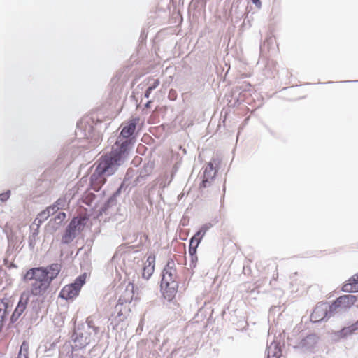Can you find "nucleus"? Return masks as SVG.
Wrapping results in <instances>:
<instances>
[{
  "label": "nucleus",
  "mask_w": 358,
  "mask_h": 358,
  "mask_svg": "<svg viewBox=\"0 0 358 358\" xmlns=\"http://www.w3.org/2000/svg\"><path fill=\"white\" fill-rule=\"evenodd\" d=\"M139 122L138 117H132L122 124L121 131L111 150L100 157L94 172L90 177L91 186L102 177L114 175L128 160L137 140V125Z\"/></svg>",
  "instance_id": "obj_1"
},
{
  "label": "nucleus",
  "mask_w": 358,
  "mask_h": 358,
  "mask_svg": "<svg viewBox=\"0 0 358 358\" xmlns=\"http://www.w3.org/2000/svg\"><path fill=\"white\" fill-rule=\"evenodd\" d=\"M62 264L52 263L46 266L32 267L27 269L22 275V280L24 282L34 280L30 289L23 292L18 300L17 306L13 312L8 323L10 328L27 309L29 298L32 296H42L50 289L52 282L57 278L62 269Z\"/></svg>",
  "instance_id": "obj_2"
},
{
  "label": "nucleus",
  "mask_w": 358,
  "mask_h": 358,
  "mask_svg": "<svg viewBox=\"0 0 358 358\" xmlns=\"http://www.w3.org/2000/svg\"><path fill=\"white\" fill-rule=\"evenodd\" d=\"M95 336L92 331L85 329V323L79 324L74 327L71 336V340L74 344H69L68 348H71L73 351L82 350L89 345Z\"/></svg>",
  "instance_id": "obj_3"
},
{
  "label": "nucleus",
  "mask_w": 358,
  "mask_h": 358,
  "mask_svg": "<svg viewBox=\"0 0 358 358\" xmlns=\"http://www.w3.org/2000/svg\"><path fill=\"white\" fill-rule=\"evenodd\" d=\"M86 273L77 276L72 282L62 288L58 297L66 301H73L79 296L83 286L86 283Z\"/></svg>",
  "instance_id": "obj_4"
},
{
  "label": "nucleus",
  "mask_w": 358,
  "mask_h": 358,
  "mask_svg": "<svg viewBox=\"0 0 358 358\" xmlns=\"http://www.w3.org/2000/svg\"><path fill=\"white\" fill-rule=\"evenodd\" d=\"M220 164L217 159H212L203 169V175L201 177V180L199 184V188H207L211 185L212 182L215 180L218 169L216 168Z\"/></svg>",
  "instance_id": "obj_5"
},
{
  "label": "nucleus",
  "mask_w": 358,
  "mask_h": 358,
  "mask_svg": "<svg viewBox=\"0 0 358 358\" xmlns=\"http://www.w3.org/2000/svg\"><path fill=\"white\" fill-rule=\"evenodd\" d=\"M356 296L348 294L338 297L331 305L329 306L330 315L341 313L351 307L356 301Z\"/></svg>",
  "instance_id": "obj_6"
},
{
  "label": "nucleus",
  "mask_w": 358,
  "mask_h": 358,
  "mask_svg": "<svg viewBox=\"0 0 358 358\" xmlns=\"http://www.w3.org/2000/svg\"><path fill=\"white\" fill-rule=\"evenodd\" d=\"M76 136L80 138L94 140L98 142L99 134L96 132L93 125L88 122H77Z\"/></svg>",
  "instance_id": "obj_7"
},
{
  "label": "nucleus",
  "mask_w": 358,
  "mask_h": 358,
  "mask_svg": "<svg viewBox=\"0 0 358 358\" xmlns=\"http://www.w3.org/2000/svg\"><path fill=\"white\" fill-rule=\"evenodd\" d=\"M278 45L273 36H267L264 42L259 45V55L266 59L277 52Z\"/></svg>",
  "instance_id": "obj_8"
},
{
  "label": "nucleus",
  "mask_w": 358,
  "mask_h": 358,
  "mask_svg": "<svg viewBox=\"0 0 358 358\" xmlns=\"http://www.w3.org/2000/svg\"><path fill=\"white\" fill-rule=\"evenodd\" d=\"M178 289V282H160V292L164 299L170 303H174Z\"/></svg>",
  "instance_id": "obj_9"
},
{
  "label": "nucleus",
  "mask_w": 358,
  "mask_h": 358,
  "mask_svg": "<svg viewBox=\"0 0 358 358\" xmlns=\"http://www.w3.org/2000/svg\"><path fill=\"white\" fill-rule=\"evenodd\" d=\"M329 306L327 303L317 304L310 315V321L315 323L334 316L330 315Z\"/></svg>",
  "instance_id": "obj_10"
},
{
  "label": "nucleus",
  "mask_w": 358,
  "mask_h": 358,
  "mask_svg": "<svg viewBox=\"0 0 358 358\" xmlns=\"http://www.w3.org/2000/svg\"><path fill=\"white\" fill-rule=\"evenodd\" d=\"M36 299H33L30 303V320L31 323H35L39 317L41 313L42 307L45 298V294L42 296H37Z\"/></svg>",
  "instance_id": "obj_11"
},
{
  "label": "nucleus",
  "mask_w": 358,
  "mask_h": 358,
  "mask_svg": "<svg viewBox=\"0 0 358 358\" xmlns=\"http://www.w3.org/2000/svg\"><path fill=\"white\" fill-rule=\"evenodd\" d=\"M358 331V320L350 326L345 327L340 331H332L330 334L331 340L337 341L341 338H346Z\"/></svg>",
  "instance_id": "obj_12"
},
{
  "label": "nucleus",
  "mask_w": 358,
  "mask_h": 358,
  "mask_svg": "<svg viewBox=\"0 0 358 358\" xmlns=\"http://www.w3.org/2000/svg\"><path fill=\"white\" fill-rule=\"evenodd\" d=\"M283 347L285 343L281 345L280 341L274 339L266 349V358H282Z\"/></svg>",
  "instance_id": "obj_13"
},
{
  "label": "nucleus",
  "mask_w": 358,
  "mask_h": 358,
  "mask_svg": "<svg viewBox=\"0 0 358 358\" xmlns=\"http://www.w3.org/2000/svg\"><path fill=\"white\" fill-rule=\"evenodd\" d=\"M318 341V337L316 334H310L305 338L302 339L298 345H295V349H301L302 350H310L313 349Z\"/></svg>",
  "instance_id": "obj_14"
},
{
  "label": "nucleus",
  "mask_w": 358,
  "mask_h": 358,
  "mask_svg": "<svg viewBox=\"0 0 358 358\" xmlns=\"http://www.w3.org/2000/svg\"><path fill=\"white\" fill-rule=\"evenodd\" d=\"M87 218L83 217L81 216H76L73 217L69 224H67L68 227H70L71 229L76 232L78 235L84 229L86 223Z\"/></svg>",
  "instance_id": "obj_15"
},
{
  "label": "nucleus",
  "mask_w": 358,
  "mask_h": 358,
  "mask_svg": "<svg viewBox=\"0 0 358 358\" xmlns=\"http://www.w3.org/2000/svg\"><path fill=\"white\" fill-rule=\"evenodd\" d=\"M252 85L248 82H243L242 83L236 85L232 88L233 96H235L236 94L238 96L236 98L238 101H243L245 93L250 92Z\"/></svg>",
  "instance_id": "obj_16"
},
{
  "label": "nucleus",
  "mask_w": 358,
  "mask_h": 358,
  "mask_svg": "<svg viewBox=\"0 0 358 358\" xmlns=\"http://www.w3.org/2000/svg\"><path fill=\"white\" fill-rule=\"evenodd\" d=\"M117 199L110 195L103 203V205L96 210L94 218H99L103 214H106L108 210L117 205Z\"/></svg>",
  "instance_id": "obj_17"
},
{
  "label": "nucleus",
  "mask_w": 358,
  "mask_h": 358,
  "mask_svg": "<svg viewBox=\"0 0 358 358\" xmlns=\"http://www.w3.org/2000/svg\"><path fill=\"white\" fill-rule=\"evenodd\" d=\"M72 198L73 194L71 192L66 193L64 196L59 197L53 203V206L57 207V209L62 210L65 207H68L69 206Z\"/></svg>",
  "instance_id": "obj_18"
},
{
  "label": "nucleus",
  "mask_w": 358,
  "mask_h": 358,
  "mask_svg": "<svg viewBox=\"0 0 358 358\" xmlns=\"http://www.w3.org/2000/svg\"><path fill=\"white\" fill-rule=\"evenodd\" d=\"M66 217V213L60 211L56 214L53 219L50 220V224L54 231H57L60 228Z\"/></svg>",
  "instance_id": "obj_19"
},
{
  "label": "nucleus",
  "mask_w": 358,
  "mask_h": 358,
  "mask_svg": "<svg viewBox=\"0 0 358 358\" xmlns=\"http://www.w3.org/2000/svg\"><path fill=\"white\" fill-rule=\"evenodd\" d=\"M177 278L176 270H168L163 268L161 273L160 282H178Z\"/></svg>",
  "instance_id": "obj_20"
},
{
  "label": "nucleus",
  "mask_w": 358,
  "mask_h": 358,
  "mask_svg": "<svg viewBox=\"0 0 358 358\" xmlns=\"http://www.w3.org/2000/svg\"><path fill=\"white\" fill-rule=\"evenodd\" d=\"M345 292H358V273L352 276L348 283H345L342 288Z\"/></svg>",
  "instance_id": "obj_21"
},
{
  "label": "nucleus",
  "mask_w": 358,
  "mask_h": 358,
  "mask_svg": "<svg viewBox=\"0 0 358 358\" xmlns=\"http://www.w3.org/2000/svg\"><path fill=\"white\" fill-rule=\"evenodd\" d=\"M78 234L76 232H73L70 227L66 226L62 236L61 243L63 245H69L76 238Z\"/></svg>",
  "instance_id": "obj_22"
},
{
  "label": "nucleus",
  "mask_w": 358,
  "mask_h": 358,
  "mask_svg": "<svg viewBox=\"0 0 358 358\" xmlns=\"http://www.w3.org/2000/svg\"><path fill=\"white\" fill-rule=\"evenodd\" d=\"M96 197L97 196L94 192H92L90 189H87L81 197V201L89 207H92Z\"/></svg>",
  "instance_id": "obj_23"
},
{
  "label": "nucleus",
  "mask_w": 358,
  "mask_h": 358,
  "mask_svg": "<svg viewBox=\"0 0 358 358\" xmlns=\"http://www.w3.org/2000/svg\"><path fill=\"white\" fill-rule=\"evenodd\" d=\"M127 317L122 313V311H119L117 315L113 319H110V324H108V329H111L115 331V329H117L118 325L123 320H126Z\"/></svg>",
  "instance_id": "obj_24"
},
{
  "label": "nucleus",
  "mask_w": 358,
  "mask_h": 358,
  "mask_svg": "<svg viewBox=\"0 0 358 358\" xmlns=\"http://www.w3.org/2000/svg\"><path fill=\"white\" fill-rule=\"evenodd\" d=\"M275 96L280 99L289 101L291 97V87H285L275 93Z\"/></svg>",
  "instance_id": "obj_25"
},
{
  "label": "nucleus",
  "mask_w": 358,
  "mask_h": 358,
  "mask_svg": "<svg viewBox=\"0 0 358 358\" xmlns=\"http://www.w3.org/2000/svg\"><path fill=\"white\" fill-rule=\"evenodd\" d=\"M29 344L26 341H24L20 348L17 357L20 358H29Z\"/></svg>",
  "instance_id": "obj_26"
},
{
  "label": "nucleus",
  "mask_w": 358,
  "mask_h": 358,
  "mask_svg": "<svg viewBox=\"0 0 358 358\" xmlns=\"http://www.w3.org/2000/svg\"><path fill=\"white\" fill-rule=\"evenodd\" d=\"M85 325V329L92 331L94 336H96L99 334V328L94 325L93 320L90 317L87 318Z\"/></svg>",
  "instance_id": "obj_27"
},
{
  "label": "nucleus",
  "mask_w": 358,
  "mask_h": 358,
  "mask_svg": "<svg viewBox=\"0 0 358 358\" xmlns=\"http://www.w3.org/2000/svg\"><path fill=\"white\" fill-rule=\"evenodd\" d=\"M57 341H55L53 342H48L45 344V351L48 353V356L53 355L54 352L57 349Z\"/></svg>",
  "instance_id": "obj_28"
},
{
  "label": "nucleus",
  "mask_w": 358,
  "mask_h": 358,
  "mask_svg": "<svg viewBox=\"0 0 358 358\" xmlns=\"http://www.w3.org/2000/svg\"><path fill=\"white\" fill-rule=\"evenodd\" d=\"M160 82L159 79H155L153 83L149 85L144 92V97L148 99L152 92L155 90L159 85Z\"/></svg>",
  "instance_id": "obj_29"
},
{
  "label": "nucleus",
  "mask_w": 358,
  "mask_h": 358,
  "mask_svg": "<svg viewBox=\"0 0 358 358\" xmlns=\"http://www.w3.org/2000/svg\"><path fill=\"white\" fill-rule=\"evenodd\" d=\"M129 184H126L125 182H121L120 185L116 189L115 192L111 194L113 197L117 199V197L122 193L125 192L128 189Z\"/></svg>",
  "instance_id": "obj_30"
},
{
  "label": "nucleus",
  "mask_w": 358,
  "mask_h": 358,
  "mask_svg": "<svg viewBox=\"0 0 358 358\" xmlns=\"http://www.w3.org/2000/svg\"><path fill=\"white\" fill-rule=\"evenodd\" d=\"M38 234H39V230L38 228H36L35 229H34L32 231L31 234L29 235V238H28L29 239L28 243H29V247L30 250H34L35 245H36V238L38 235Z\"/></svg>",
  "instance_id": "obj_31"
},
{
  "label": "nucleus",
  "mask_w": 358,
  "mask_h": 358,
  "mask_svg": "<svg viewBox=\"0 0 358 358\" xmlns=\"http://www.w3.org/2000/svg\"><path fill=\"white\" fill-rule=\"evenodd\" d=\"M50 216V212L45 208V210L41 211L36 218L34 220V223L36 222V220H39V224H41L44 221H45Z\"/></svg>",
  "instance_id": "obj_32"
},
{
  "label": "nucleus",
  "mask_w": 358,
  "mask_h": 358,
  "mask_svg": "<svg viewBox=\"0 0 358 358\" xmlns=\"http://www.w3.org/2000/svg\"><path fill=\"white\" fill-rule=\"evenodd\" d=\"M154 169V163L153 162H148L144 164L143 166L141 169L140 172L143 173V176H149L152 173Z\"/></svg>",
  "instance_id": "obj_33"
},
{
  "label": "nucleus",
  "mask_w": 358,
  "mask_h": 358,
  "mask_svg": "<svg viewBox=\"0 0 358 358\" xmlns=\"http://www.w3.org/2000/svg\"><path fill=\"white\" fill-rule=\"evenodd\" d=\"M155 271V268L153 266H145L143 269L142 277L144 279L148 280L152 276L153 272Z\"/></svg>",
  "instance_id": "obj_34"
},
{
  "label": "nucleus",
  "mask_w": 358,
  "mask_h": 358,
  "mask_svg": "<svg viewBox=\"0 0 358 358\" xmlns=\"http://www.w3.org/2000/svg\"><path fill=\"white\" fill-rule=\"evenodd\" d=\"M241 17L243 16V14L241 13ZM244 15H245V17H244V20H243V22L242 24V27H248V28H250L252 24H251V20H252V15H249V11H248V7L245 8V11L244 13Z\"/></svg>",
  "instance_id": "obj_35"
},
{
  "label": "nucleus",
  "mask_w": 358,
  "mask_h": 358,
  "mask_svg": "<svg viewBox=\"0 0 358 358\" xmlns=\"http://www.w3.org/2000/svg\"><path fill=\"white\" fill-rule=\"evenodd\" d=\"M134 173H135V171H134V169L129 168L127 170L126 173L124 175V178H123V180L122 181V182H125L126 184H129V182L134 177Z\"/></svg>",
  "instance_id": "obj_36"
},
{
  "label": "nucleus",
  "mask_w": 358,
  "mask_h": 358,
  "mask_svg": "<svg viewBox=\"0 0 358 358\" xmlns=\"http://www.w3.org/2000/svg\"><path fill=\"white\" fill-rule=\"evenodd\" d=\"M0 303L1 304V306H3L0 307L2 309L4 308L3 310H6V312L9 313V308L12 306L10 300L9 299L4 297L0 299Z\"/></svg>",
  "instance_id": "obj_37"
},
{
  "label": "nucleus",
  "mask_w": 358,
  "mask_h": 358,
  "mask_svg": "<svg viewBox=\"0 0 358 358\" xmlns=\"http://www.w3.org/2000/svg\"><path fill=\"white\" fill-rule=\"evenodd\" d=\"M11 191L7 189L6 191L0 193V201L2 203L6 202L10 197Z\"/></svg>",
  "instance_id": "obj_38"
},
{
  "label": "nucleus",
  "mask_w": 358,
  "mask_h": 358,
  "mask_svg": "<svg viewBox=\"0 0 358 358\" xmlns=\"http://www.w3.org/2000/svg\"><path fill=\"white\" fill-rule=\"evenodd\" d=\"M164 268L168 269V270H176L174 260L171 258H169L167 260V262H166V265L164 266Z\"/></svg>",
  "instance_id": "obj_39"
},
{
  "label": "nucleus",
  "mask_w": 358,
  "mask_h": 358,
  "mask_svg": "<svg viewBox=\"0 0 358 358\" xmlns=\"http://www.w3.org/2000/svg\"><path fill=\"white\" fill-rule=\"evenodd\" d=\"M155 255L154 254L150 255L147 258L145 266H153V268H155Z\"/></svg>",
  "instance_id": "obj_40"
},
{
  "label": "nucleus",
  "mask_w": 358,
  "mask_h": 358,
  "mask_svg": "<svg viewBox=\"0 0 358 358\" xmlns=\"http://www.w3.org/2000/svg\"><path fill=\"white\" fill-rule=\"evenodd\" d=\"M213 227V224L210 222L203 224L201 227L198 229L201 234H206V233Z\"/></svg>",
  "instance_id": "obj_41"
},
{
  "label": "nucleus",
  "mask_w": 358,
  "mask_h": 358,
  "mask_svg": "<svg viewBox=\"0 0 358 358\" xmlns=\"http://www.w3.org/2000/svg\"><path fill=\"white\" fill-rule=\"evenodd\" d=\"M198 247H199V245H189V248H188V253H189V257H190V256H193V255H196V252H197V248H198Z\"/></svg>",
  "instance_id": "obj_42"
},
{
  "label": "nucleus",
  "mask_w": 358,
  "mask_h": 358,
  "mask_svg": "<svg viewBox=\"0 0 358 358\" xmlns=\"http://www.w3.org/2000/svg\"><path fill=\"white\" fill-rule=\"evenodd\" d=\"M190 264H189V266L192 269L196 268V264H197V262H198V257H197V255H193V256H190Z\"/></svg>",
  "instance_id": "obj_43"
},
{
  "label": "nucleus",
  "mask_w": 358,
  "mask_h": 358,
  "mask_svg": "<svg viewBox=\"0 0 358 358\" xmlns=\"http://www.w3.org/2000/svg\"><path fill=\"white\" fill-rule=\"evenodd\" d=\"M148 176H143V173L140 172L139 175L134 180L135 185H137L138 183L144 182Z\"/></svg>",
  "instance_id": "obj_44"
},
{
  "label": "nucleus",
  "mask_w": 358,
  "mask_h": 358,
  "mask_svg": "<svg viewBox=\"0 0 358 358\" xmlns=\"http://www.w3.org/2000/svg\"><path fill=\"white\" fill-rule=\"evenodd\" d=\"M194 235L197 238V245H199L205 234H201V232L199 230H197V231Z\"/></svg>",
  "instance_id": "obj_45"
},
{
  "label": "nucleus",
  "mask_w": 358,
  "mask_h": 358,
  "mask_svg": "<svg viewBox=\"0 0 358 358\" xmlns=\"http://www.w3.org/2000/svg\"><path fill=\"white\" fill-rule=\"evenodd\" d=\"M127 326V322L125 320H123V322H121V323H120V324L118 325L117 329H115V330L117 331H124V329H126Z\"/></svg>",
  "instance_id": "obj_46"
},
{
  "label": "nucleus",
  "mask_w": 358,
  "mask_h": 358,
  "mask_svg": "<svg viewBox=\"0 0 358 358\" xmlns=\"http://www.w3.org/2000/svg\"><path fill=\"white\" fill-rule=\"evenodd\" d=\"M49 212H50V215L56 213L59 209H57V207L53 206V203L46 208Z\"/></svg>",
  "instance_id": "obj_47"
},
{
  "label": "nucleus",
  "mask_w": 358,
  "mask_h": 358,
  "mask_svg": "<svg viewBox=\"0 0 358 358\" xmlns=\"http://www.w3.org/2000/svg\"><path fill=\"white\" fill-rule=\"evenodd\" d=\"M266 130L268 131V132L274 138H278V136L277 134V133L275 131H274L272 129H271L268 126L266 125L265 126Z\"/></svg>",
  "instance_id": "obj_48"
},
{
  "label": "nucleus",
  "mask_w": 358,
  "mask_h": 358,
  "mask_svg": "<svg viewBox=\"0 0 358 358\" xmlns=\"http://www.w3.org/2000/svg\"><path fill=\"white\" fill-rule=\"evenodd\" d=\"M69 147L67 146L66 148H64L63 149V151L62 153L59 154V155L58 156V158L57 159V161H59L62 159H64L66 156V152L69 150Z\"/></svg>",
  "instance_id": "obj_49"
},
{
  "label": "nucleus",
  "mask_w": 358,
  "mask_h": 358,
  "mask_svg": "<svg viewBox=\"0 0 358 358\" xmlns=\"http://www.w3.org/2000/svg\"><path fill=\"white\" fill-rule=\"evenodd\" d=\"M76 351H73L71 349L70 358H85L83 355H79L75 352Z\"/></svg>",
  "instance_id": "obj_50"
},
{
  "label": "nucleus",
  "mask_w": 358,
  "mask_h": 358,
  "mask_svg": "<svg viewBox=\"0 0 358 358\" xmlns=\"http://www.w3.org/2000/svg\"><path fill=\"white\" fill-rule=\"evenodd\" d=\"M197 238L194 235H193L189 240V245H197Z\"/></svg>",
  "instance_id": "obj_51"
},
{
  "label": "nucleus",
  "mask_w": 358,
  "mask_h": 358,
  "mask_svg": "<svg viewBox=\"0 0 358 358\" xmlns=\"http://www.w3.org/2000/svg\"><path fill=\"white\" fill-rule=\"evenodd\" d=\"M8 320V317H5L4 316H2V315H0V327H3L6 321Z\"/></svg>",
  "instance_id": "obj_52"
},
{
  "label": "nucleus",
  "mask_w": 358,
  "mask_h": 358,
  "mask_svg": "<svg viewBox=\"0 0 358 358\" xmlns=\"http://www.w3.org/2000/svg\"><path fill=\"white\" fill-rule=\"evenodd\" d=\"M251 2L255 5V6L258 8V9H260L262 8V1L261 0H251Z\"/></svg>",
  "instance_id": "obj_53"
},
{
  "label": "nucleus",
  "mask_w": 358,
  "mask_h": 358,
  "mask_svg": "<svg viewBox=\"0 0 358 358\" xmlns=\"http://www.w3.org/2000/svg\"><path fill=\"white\" fill-rule=\"evenodd\" d=\"M129 287H131L130 290H131V292L132 294H134V285L132 282H129L127 287V289L126 290L127 291H129Z\"/></svg>",
  "instance_id": "obj_54"
},
{
  "label": "nucleus",
  "mask_w": 358,
  "mask_h": 358,
  "mask_svg": "<svg viewBox=\"0 0 358 358\" xmlns=\"http://www.w3.org/2000/svg\"><path fill=\"white\" fill-rule=\"evenodd\" d=\"M0 306H2L1 304L0 303ZM4 308H1L0 307V315H2V316H4L5 315V317H8V312H6V310H3Z\"/></svg>",
  "instance_id": "obj_55"
},
{
  "label": "nucleus",
  "mask_w": 358,
  "mask_h": 358,
  "mask_svg": "<svg viewBox=\"0 0 358 358\" xmlns=\"http://www.w3.org/2000/svg\"><path fill=\"white\" fill-rule=\"evenodd\" d=\"M152 103V100H149L148 101L145 105H144V108H150L151 107V103Z\"/></svg>",
  "instance_id": "obj_56"
},
{
  "label": "nucleus",
  "mask_w": 358,
  "mask_h": 358,
  "mask_svg": "<svg viewBox=\"0 0 358 358\" xmlns=\"http://www.w3.org/2000/svg\"><path fill=\"white\" fill-rule=\"evenodd\" d=\"M201 3L203 4V6H206V2L208 1V0H199Z\"/></svg>",
  "instance_id": "obj_57"
},
{
  "label": "nucleus",
  "mask_w": 358,
  "mask_h": 358,
  "mask_svg": "<svg viewBox=\"0 0 358 358\" xmlns=\"http://www.w3.org/2000/svg\"><path fill=\"white\" fill-rule=\"evenodd\" d=\"M36 222H37V226H38L36 228H38V227H39V226H40L41 224H39V220H36Z\"/></svg>",
  "instance_id": "obj_58"
},
{
  "label": "nucleus",
  "mask_w": 358,
  "mask_h": 358,
  "mask_svg": "<svg viewBox=\"0 0 358 358\" xmlns=\"http://www.w3.org/2000/svg\"><path fill=\"white\" fill-rule=\"evenodd\" d=\"M225 189H226L225 185H224V186H223V191H224V192H225Z\"/></svg>",
  "instance_id": "obj_59"
},
{
  "label": "nucleus",
  "mask_w": 358,
  "mask_h": 358,
  "mask_svg": "<svg viewBox=\"0 0 358 358\" xmlns=\"http://www.w3.org/2000/svg\"><path fill=\"white\" fill-rule=\"evenodd\" d=\"M238 8H239V7H238V6H236V8H235V12H236V10H237Z\"/></svg>",
  "instance_id": "obj_60"
},
{
  "label": "nucleus",
  "mask_w": 358,
  "mask_h": 358,
  "mask_svg": "<svg viewBox=\"0 0 358 358\" xmlns=\"http://www.w3.org/2000/svg\"><path fill=\"white\" fill-rule=\"evenodd\" d=\"M141 37H144V35H143V33L141 34Z\"/></svg>",
  "instance_id": "obj_61"
},
{
  "label": "nucleus",
  "mask_w": 358,
  "mask_h": 358,
  "mask_svg": "<svg viewBox=\"0 0 358 358\" xmlns=\"http://www.w3.org/2000/svg\"><path fill=\"white\" fill-rule=\"evenodd\" d=\"M141 37H144V35H143V33L141 34Z\"/></svg>",
  "instance_id": "obj_62"
},
{
  "label": "nucleus",
  "mask_w": 358,
  "mask_h": 358,
  "mask_svg": "<svg viewBox=\"0 0 358 358\" xmlns=\"http://www.w3.org/2000/svg\"><path fill=\"white\" fill-rule=\"evenodd\" d=\"M3 328V327H0V332L2 331Z\"/></svg>",
  "instance_id": "obj_63"
},
{
  "label": "nucleus",
  "mask_w": 358,
  "mask_h": 358,
  "mask_svg": "<svg viewBox=\"0 0 358 358\" xmlns=\"http://www.w3.org/2000/svg\"><path fill=\"white\" fill-rule=\"evenodd\" d=\"M94 208H96V206H94V207L92 208V210H94Z\"/></svg>",
  "instance_id": "obj_64"
}]
</instances>
